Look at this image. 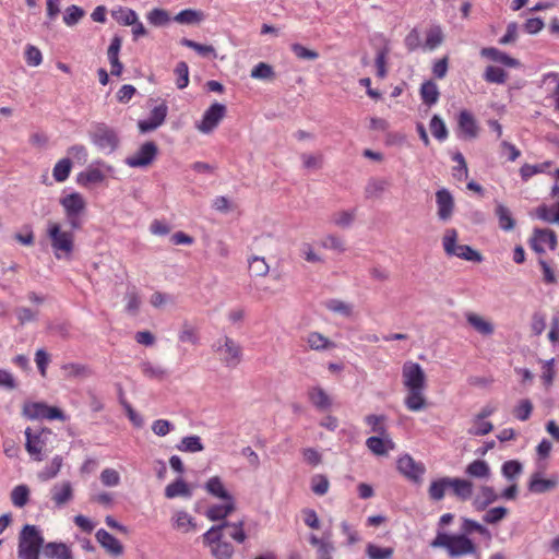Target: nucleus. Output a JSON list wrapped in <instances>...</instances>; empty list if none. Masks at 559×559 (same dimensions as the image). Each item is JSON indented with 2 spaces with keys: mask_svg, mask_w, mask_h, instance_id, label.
Returning <instances> with one entry per match:
<instances>
[{
  "mask_svg": "<svg viewBox=\"0 0 559 559\" xmlns=\"http://www.w3.org/2000/svg\"><path fill=\"white\" fill-rule=\"evenodd\" d=\"M457 231L454 228H449L444 231L442 237V247L447 255L456 257L459 259L471 261V262H481L483 257L476 250H474L471 246L460 245L457 242Z\"/></svg>",
  "mask_w": 559,
  "mask_h": 559,
  "instance_id": "6",
  "label": "nucleus"
},
{
  "mask_svg": "<svg viewBox=\"0 0 559 559\" xmlns=\"http://www.w3.org/2000/svg\"><path fill=\"white\" fill-rule=\"evenodd\" d=\"M499 495L490 486H480L478 493L475 496L473 504L477 510H484L489 504L496 502Z\"/></svg>",
  "mask_w": 559,
  "mask_h": 559,
  "instance_id": "31",
  "label": "nucleus"
},
{
  "mask_svg": "<svg viewBox=\"0 0 559 559\" xmlns=\"http://www.w3.org/2000/svg\"><path fill=\"white\" fill-rule=\"evenodd\" d=\"M43 547L44 537L41 531L36 525H24L19 536V559H39V551Z\"/></svg>",
  "mask_w": 559,
  "mask_h": 559,
  "instance_id": "4",
  "label": "nucleus"
},
{
  "mask_svg": "<svg viewBox=\"0 0 559 559\" xmlns=\"http://www.w3.org/2000/svg\"><path fill=\"white\" fill-rule=\"evenodd\" d=\"M64 377L69 379H84L92 374L91 369L86 365L69 362L61 367Z\"/></svg>",
  "mask_w": 559,
  "mask_h": 559,
  "instance_id": "43",
  "label": "nucleus"
},
{
  "mask_svg": "<svg viewBox=\"0 0 559 559\" xmlns=\"http://www.w3.org/2000/svg\"><path fill=\"white\" fill-rule=\"evenodd\" d=\"M75 229L67 228L62 223L48 221L46 235L56 259H67L74 251Z\"/></svg>",
  "mask_w": 559,
  "mask_h": 559,
  "instance_id": "2",
  "label": "nucleus"
},
{
  "mask_svg": "<svg viewBox=\"0 0 559 559\" xmlns=\"http://www.w3.org/2000/svg\"><path fill=\"white\" fill-rule=\"evenodd\" d=\"M542 86L549 91V95L554 100V108L559 112V73L548 72L542 76Z\"/></svg>",
  "mask_w": 559,
  "mask_h": 559,
  "instance_id": "29",
  "label": "nucleus"
},
{
  "mask_svg": "<svg viewBox=\"0 0 559 559\" xmlns=\"http://www.w3.org/2000/svg\"><path fill=\"white\" fill-rule=\"evenodd\" d=\"M551 166V162H544L542 164L531 165L524 164L520 168V176L523 181H527L530 178L537 174L545 173Z\"/></svg>",
  "mask_w": 559,
  "mask_h": 559,
  "instance_id": "54",
  "label": "nucleus"
},
{
  "mask_svg": "<svg viewBox=\"0 0 559 559\" xmlns=\"http://www.w3.org/2000/svg\"><path fill=\"white\" fill-rule=\"evenodd\" d=\"M355 215V211H340L332 215L331 222L337 227L347 228L353 224Z\"/></svg>",
  "mask_w": 559,
  "mask_h": 559,
  "instance_id": "60",
  "label": "nucleus"
},
{
  "mask_svg": "<svg viewBox=\"0 0 559 559\" xmlns=\"http://www.w3.org/2000/svg\"><path fill=\"white\" fill-rule=\"evenodd\" d=\"M203 543L210 548L211 555L215 559H231L235 549L230 543L224 538V534L218 527H211L202 535Z\"/></svg>",
  "mask_w": 559,
  "mask_h": 559,
  "instance_id": "7",
  "label": "nucleus"
},
{
  "mask_svg": "<svg viewBox=\"0 0 559 559\" xmlns=\"http://www.w3.org/2000/svg\"><path fill=\"white\" fill-rule=\"evenodd\" d=\"M157 151V146L154 142H145L138 151L128 156L124 163L131 168L146 167L156 158Z\"/></svg>",
  "mask_w": 559,
  "mask_h": 559,
  "instance_id": "13",
  "label": "nucleus"
},
{
  "mask_svg": "<svg viewBox=\"0 0 559 559\" xmlns=\"http://www.w3.org/2000/svg\"><path fill=\"white\" fill-rule=\"evenodd\" d=\"M496 215L498 217L499 227L504 231H510L515 226V221L511 211L502 203H497Z\"/></svg>",
  "mask_w": 559,
  "mask_h": 559,
  "instance_id": "42",
  "label": "nucleus"
},
{
  "mask_svg": "<svg viewBox=\"0 0 559 559\" xmlns=\"http://www.w3.org/2000/svg\"><path fill=\"white\" fill-rule=\"evenodd\" d=\"M311 404L320 411H326L332 405L329 394L320 386H313L308 391Z\"/></svg>",
  "mask_w": 559,
  "mask_h": 559,
  "instance_id": "36",
  "label": "nucleus"
},
{
  "mask_svg": "<svg viewBox=\"0 0 559 559\" xmlns=\"http://www.w3.org/2000/svg\"><path fill=\"white\" fill-rule=\"evenodd\" d=\"M173 526L183 533L195 531L194 519L186 511H176L171 518Z\"/></svg>",
  "mask_w": 559,
  "mask_h": 559,
  "instance_id": "38",
  "label": "nucleus"
},
{
  "mask_svg": "<svg viewBox=\"0 0 559 559\" xmlns=\"http://www.w3.org/2000/svg\"><path fill=\"white\" fill-rule=\"evenodd\" d=\"M444 39V34L440 25H432L426 34L425 48L435 50Z\"/></svg>",
  "mask_w": 559,
  "mask_h": 559,
  "instance_id": "48",
  "label": "nucleus"
},
{
  "mask_svg": "<svg viewBox=\"0 0 559 559\" xmlns=\"http://www.w3.org/2000/svg\"><path fill=\"white\" fill-rule=\"evenodd\" d=\"M29 497V489L26 485H17L13 488L11 492L12 503L17 508H23Z\"/></svg>",
  "mask_w": 559,
  "mask_h": 559,
  "instance_id": "59",
  "label": "nucleus"
},
{
  "mask_svg": "<svg viewBox=\"0 0 559 559\" xmlns=\"http://www.w3.org/2000/svg\"><path fill=\"white\" fill-rule=\"evenodd\" d=\"M523 472V465L516 460H510L502 464L501 474L509 483H516Z\"/></svg>",
  "mask_w": 559,
  "mask_h": 559,
  "instance_id": "46",
  "label": "nucleus"
},
{
  "mask_svg": "<svg viewBox=\"0 0 559 559\" xmlns=\"http://www.w3.org/2000/svg\"><path fill=\"white\" fill-rule=\"evenodd\" d=\"M248 262L250 272L254 276H265L270 272V266L262 257L253 255L248 260Z\"/></svg>",
  "mask_w": 559,
  "mask_h": 559,
  "instance_id": "57",
  "label": "nucleus"
},
{
  "mask_svg": "<svg viewBox=\"0 0 559 559\" xmlns=\"http://www.w3.org/2000/svg\"><path fill=\"white\" fill-rule=\"evenodd\" d=\"M465 319L467 323L483 336H490L495 332L493 323L478 313L467 312Z\"/></svg>",
  "mask_w": 559,
  "mask_h": 559,
  "instance_id": "21",
  "label": "nucleus"
},
{
  "mask_svg": "<svg viewBox=\"0 0 559 559\" xmlns=\"http://www.w3.org/2000/svg\"><path fill=\"white\" fill-rule=\"evenodd\" d=\"M451 492L459 500L466 501L473 497L474 485L469 479L451 477Z\"/></svg>",
  "mask_w": 559,
  "mask_h": 559,
  "instance_id": "22",
  "label": "nucleus"
},
{
  "mask_svg": "<svg viewBox=\"0 0 559 559\" xmlns=\"http://www.w3.org/2000/svg\"><path fill=\"white\" fill-rule=\"evenodd\" d=\"M121 45H122L121 38L119 36H115L111 39L110 45L107 50L108 61L111 67L110 72L112 75H116V76H119L123 70V66L119 61V51L121 49Z\"/></svg>",
  "mask_w": 559,
  "mask_h": 559,
  "instance_id": "23",
  "label": "nucleus"
},
{
  "mask_svg": "<svg viewBox=\"0 0 559 559\" xmlns=\"http://www.w3.org/2000/svg\"><path fill=\"white\" fill-rule=\"evenodd\" d=\"M216 527H218L221 532L224 534V538L229 537L234 539L236 543L242 544L247 538L242 522H224L223 524L217 525Z\"/></svg>",
  "mask_w": 559,
  "mask_h": 559,
  "instance_id": "32",
  "label": "nucleus"
},
{
  "mask_svg": "<svg viewBox=\"0 0 559 559\" xmlns=\"http://www.w3.org/2000/svg\"><path fill=\"white\" fill-rule=\"evenodd\" d=\"M459 129L464 138L474 139L478 134V127L474 116L467 111L462 110L457 118Z\"/></svg>",
  "mask_w": 559,
  "mask_h": 559,
  "instance_id": "25",
  "label": "nucleus"
},
{
  "mask_svg": "<svg viewBox=\"0 0 559 559\" xmlns=\"http://www.w3.org/2000/svg\"><path fill=\"white\" fill-rule=\"evenodd\" d=\"M26 443L25 448L28 454L35 461H41L44 454L48 451V444L53 437L49 429L33 431L31 428L25 430Z\"/></svg>",
  "mask_w": 559,
  "mask_h": 559,
  "instance_id": "8",
  "label": "nucleus"
},
{
  "mask_svg": "<svg viewBox=\"0 0 559 559\" xmlns=\"http://www.w3.org/2000/svg\"><path fill=\"white\" fill-rule=\"evenodd\" d=\"M465 474L471 478L479 480H489L491 477V468L484 460H474L465 467Z\"/></svg>",
  "mask_w": 559,
  "mask_h": 559,
  "instance_id": "27",
  "label": "nucleus"
},
{
  "mask_svg": "<svg viewBox=\"0 0 559 559\" xmlns=\"http://www.w3.org/2000/svg\"><path fill=\"white\" fill-rule=\"evenodd\" d=\"M390 187V181L384 178H371L365 187L367 199L380 198Z\"/></svg>",
  "mask_w": 559,
  "mask_h": 559,
  "instance_id": "37",
  "label": "nucleus"
},
{
  "mask_svg": "<svg viewBox=\"0 0 559 559\" xmlns=\"http://www.w3.org/2000/svg\"><path fill=\"white\" fill-rule=\"evenodd\" d=\"M111 16L121 25H132L139 19L134 10L122 7L112 10Z\"/></svg>",
  "mask_w": 559,
  "mask_h": 559,
  "instance_id": "52",
  "label": "nucleus"
},
{
  "mask_svg": "<svg viewBox=\"0 0 559 559\" xmlns=\"http://www.w3.org/2000/svg\"><path fill=\"white\" fill-rule=\"evenodd\" d=\"M437 215L442 222L451 219L454 212V199L451 192L441 188L436 192Z\"/></svg>",
  "mask_w": 559,
  "mask_h": 559,
  "instance_id": "16",
  "label": "nucleus"
},
{
  "mask_svg": "<svg viewBox=\"0 0 559 559\" xmlns=\"http://www.w3.org/2000/svg\"><path fill=\"white\" fill-rule=\"evenodd\" d=\"M304 340L308 348L314 352H325L336 348L335 342L317 331L307 333Z\"/></svg>",
  "mask_w": 559,
  "mask_h": 559,
  "instance_id": "20",
  "label": "nucleus"
},
{
  "mask_svg": "<svg viewBox=\"0 0 559 559\" xmlns=\"http://www.w3.org/2000/svg\"><path fill=\"white\" fill-rule=\"evenodd\" d=\"M204 19V14L201 11L192 10V9H186L180 11L178 14L175 15L174 21L179 24H198L202 22Z\"/></svg>",
  "mask_w": 559,
  "mask_h": 559,
  "instance_id": "50",
  "label": "nucleus"
},
{
  "mask_svg": "<svg viewBox=\"0 0 559 559\" xmlns=\"http://www.w3.org/2000/svg\"><path fill=\"white\" fill-rule=\"evenodd\" d=\"M366 447L374 455H386L390 451L395 449V443L388 433L384 436H372L366 440Z\"/></svg>",
  "mask_w": 559,
  "mask_h": 559,
  "instance_id": "19",
  "label": "nucleus"
},
{
  "mask_svg": "<svg viewBox=\"0 0 559 559\" xmlns=\"http://www.w3.org/2000/svg\"><path fill=\"white\" fill-rule=\"evenodd\" d=\"M176 449L180 452L187 453H198L204 450V445L199 436H187L183 437L178 444H176Z\"/></svg>",
  "mask_w": 559,
  "mask_h": 559,
  "instance_id": "41",
  "label": "nucleus"
},
{
  "mask_svg": "<svg viewBox=\"0 0 559 559\" xmlns=\"http://www.w3.org/2000/svg\"><path fill=\"white\" fill-rule=\"evenodd\" d=\"M542 376L540 379L544 385L548 389L552 385L556 371H555V359L542 360Z\"/></svg>",
  "mask_w": 559,
  "mask_h": 559,
  "instance_id": "58",
  "label": "nucleus"
},
{
  "mask_svg": "<svg viewBox=\"0 0 559 559\" xmlns=\"http://www.w3.org/2000/svg\"><path fill=\"white\" fill-rule=\"evenodd\" d=\"M310 486L313 493L324 496L329 491L330 481L326 476L316 474L311 477Z\"/></svg>",
  "mask_w": 559,
  "mask_h": 559,
  "instance_id": "62",
  "label": "nucleus"
},
{
  "mask_svg": "<svg viewBox=\"0 0 559 559\" xmlns=\"http://www.w3.org/2000/svg\"><path fill=\"white\" fill-rule=\"evenodd\" d=\"M429 127L432 135L437 140L444 141L448 138V129L445 123L438 115H435L431 118Z\"/></svg>",
  "mask_w": 559,
  "mask_h": 559,
  "instance_id": "61",
  "label": "nucleus"
},
{
  "mask_svg": "<svg viewBox=\"0 0 559 559\" xmlns=\"http://www.w3.org/2000/svg\"><path fill=\"white\" fill-rule=\"evenodd\" d=\"M366 554L369 559H391L394 549L392 547H380L376 544L369 543L366 546Z\"/></svg>",
  "mask_w": 559,
  "mask_h": 559,
  "instance_id": "55",
  "label": "nucleus"
},
{
  "mask_svg": "<svg viewBox=\"0 0 559 559\" xmlns=\"http://www.w3.org/2000/svg\"><path fill=\"white\" fill-rule=\"evenodd\" d=\"M399 472L404 475L407 479L419 483L426 472V467L423 463L416 462L411 455L404 454L399 457L397 462Z\"/></svg>",
  "mask_w": 559,
  "mask_h": 559,
  "instance_id": "14",
  "label": "nucleus"
},
{
  "mask_svg": "<svg viewBox=\"0 0 559 559\" xmlns=\"http://www.w3.org/2000/svg\"><path fill=\"white\" fill-rule=\"evenodd\" d=\"M324 306L331 312L337 313L344 318H349L353 314V305L340 299H329L324 302Z\"/></svg>",
  "mask_w": 559,
  "mask_h": 559,
  "instance_id": "51",
  "label": "nucleus"
},
{
  "mask_svg": "<svg viewBox=\"0 0 559 559\" xmlns=\"http://www.w3.org/2000/svg\"><path fill=\"white\" fill-rule=\"evenodd\" d=\"M222 504H214L206 511V516L212 521L223 520L228 516L235 509L234 499L223 500Z\"/></svg>",
  "mask_w": 559,
  "mask_h": 559,
  "instance_id": "39",
  "label": "nucleus"
},
{
  "mask_svg": "<svg viewBox=\"0 0 559 559\" xmlns=\"http://www.w3.org/2000/svg\"><path fill=\"white\" fill-rule=\"evenodd\" d=\"M167 112L168 108L165 103L154 107L147 119L139 121L138 126L140 131L146 133L160 127L166 119Z\"/></svg>",
  "mask_w": 559,
  "mask_h": 559,
  "instance_id": "17",
  "label": "nucleus"
},
{
  "mask_svg": "<svg viewBox=\"0 0 559 559\" xmlns=\"http://www.w3.org/2000/svg\"><path fill=\"white\" fill-rule=\"evenodd\" d=\"M96 540L107 554L119 557L123 554V545L118 538L104 528H99L95 534Z\"/></svg>",
  "mask_w": 559,
  "mask_h": 559,
  "instance_id": "18",
  "label": "nucleus"
},
{
  "mask_svg": "<svg viewBox=\"0 0 559 559\" xmlns=\"http://www.w3.org/2000/svg\"><path fill=\"white\" fill-rule=\"evenodd\" d=\"M178 338L182 343H189L191 345H198L200 343V336L198 329L188 321L182 322Z\"/></svg>",
  "mask_w": 559,
  "mask_h": 559,
  "instance_id": "45",
  "label": "nucleus"
},
{
  "mask_svg": "<svg viewBox=\"0 0 559 559\" xmlns=\"http://www.w3.org/2000/svg\"><path fill=\"white\" fill-rule=\"evenodd\" d=\"M204 488L211 496L221 500L234 499L231 493L226 489L223 480L218 476H213L204 484Z\"/></svg>",
  "mask_w": 559,
  "mask_h": 559,
  "instance_id": "30",
  "label": "nucleus"
},
{
  "mask_svg": "<svg viewBox=\"0 0 559 559\" xmlns=\"http://www.w3.org/2000/svg\"><path fill=\"white\" fill-rule=\"evenodd\" d=\"M72 164L69 158H62L56 163L52 169L53 179L57 182H64L71 173Z\"/></svg>",
  "mask_w": 559,
  "mask_h": 559,
  "instance_id": "53",
  "label": "nucleus"
},
{
  "mask_svg": "<svg viewBox=\"0 0 559 559\" xmlns=\"http://www.w3.org/2000/svg\"><path fill=\"white\" fill-rule=\"evenodd\" d=\"M146 19L154 26H163L170 21L168 12L158 8L151 10L147 13Z\"/></svg>",
  "mask_w": 559,
  "mask_h": 559,
  "instance_id": "64",
  "label": "nucleus"
},
{
  "mask_svg": "<svg viewBox=\"0 0 559 559\" xmlns=\"http://www.w3.org/2000/svg\"><path fill=\"white\" fill-rule=\"evenodd\" d=\"M213 349L219 355L221 360L226 367L235 368L241 361L242 350L240 345L226 335L219 337L213 344Z\"/></svg>",
  "mask_w": 559,
  "mask_h": 559,
  "instance_id": "9",
  "label": "nucleus"
},
{
  "mask_svg": "<svg viewBox=\"0 0 559 559\" xmlns=\"http://www.w3.org/2000/svg\"><path fill=\"white\" fill-rule=\"evenodd\" d=\"M91 142L103 153L110 154L118 146L116 131L104 123L96 124L90 132Z\"/></svg>",
  "mask_w": 559,
  "mask_h": 559,
  "instance_id": "10",
  "label": "nucleus"
},
{
  "mask_svg": "<svg viewBox=\"0 0 559 559\" xmlns=\"http://www.w3.org/2000/svg\"><path fill=\"white\" fill-rule=\"evenodd\" d=\"M62 457L60 455H56L51 462L38 473V478L41 481H47L55 478L59 474L62 467Z\"/></svg>",
  "mask_w": 559,
  "mask_h": 559,
  "instance_id": "49",
  "label": "nucleus"
},
{
  "mask_svg": "<svg viewBox=\"0 0 559 559\" xmlns=\"http://www.w3.org/2000/svg\"><path fill=\"white\" fill-rule=\"evenodd\" d=\"M43 554L48 559H73L70 547L64 543H47L43 547Z\"/></svg>",
  "mask_w": 559,
  "mask_h": 559,
  "instance_id": "26",
  "label": "nucleus"
},
{
  "mask_svg": "<svg viewBox=\"0 0 559 559\" xmlns=\"http://www.w3.org/2000/svg\"><path fill=\"white\" fill-rule=\"evenodd\" d=\"M448 489L451 490V477H441L431 481L428 493L430 499L440 501L444 498Z\"/></svg>",
  "mask_w": 559,
  "mask_h": 559,
  "instance_id": "40",
  "label": "nucleus"
},
{
  "mask_svg": "<svg viewBox=\"0 0 559 559\" xmlns=\"http://www.w3.org/2000/svg\"><path fill=\"white\" fill-rule=\"evenodd\" d=\"M23 414L32 420L48 419L66 421L67 417L61 409L55 406H49L45 403L33 402L26 403L23 407Z\"/></svg>",
  "mask_w": 559,
  "mask_h": 559,
  "instance_id": "11",
  "label": "nucleus"
},
{
  "mask_svg": "<svg viewBox=\"0 0 559 559\" xmlns=\"http://www.w3.org/2000/svg\"><path fill=\"white\" fill-rule=\"evenodd\" d=\"M530 243L535 252L544 253L546 248L550 250L556 248L557 237L554 230L535 228Z\"/></svg>",
  "mask_w": 559,
  "mask_h": 559,
  "instance_id": "15",
  "label": "nucleus"
},
{
  "mask_svg": "<svg viewBox=\"0 0 559 559\" xmlns=\"http://www.w3.org/2000/svg\"><path fill=\"white\" fill-rule=\"evenodd\" d=\"M320 247L326 250H332L336 253L346 251L345 240L335 234H328L320 240Z\"/></svg>",
  "mask_w": 559,
  "mask_h": 559,
  "instance_id": "44",
  "label": "nucleus"
},
{
  "mask_svg": "<svg viewBox=\"0 0 559 559\" xmlns=\"http://www.w3.org/2000/svg\"><path fill=\"white\" fill-rule=\"evenodd\" d=\"M556 485H557V483L555 480L544 479V478L539 477L538 474H535L531 478L528 489L532 492L542 493V492H546V491L552 489L554 487H556Z\"/></svg>",
  "mask_w": 559,
  "mask_h": 559,
  "instance_id": "56",
  "label": "nucleus"
},
{
  "mask_svg": "<svg viewBox=\"0 0 559 559\" xmlns=\"http://www.w3.org/2000/svg\"><path fill=\"white\" fill-rule=\"evenodd\" d=\"M73 498V489L70 481L56 484L51 488V499L57 507H62Z\"/></svg>",
  "mask_w": 559,
  "mask_h": 559,
  "instance_id": "24",
  "label": "nucleus"
},
{
  "mask_svg": "<svg viewBox=\"0 0 559 559\" xmlns=\"http://www.w3.org/2000/svg\"><path fill=\"white\" fill-rule=\"evenodd\" d=\"M105 179V173L94 165L81 171L76 177V182L83 187L99 183Z\"/></svg>",
  "mask_w": 559,
  "mask_h": 559,
  "instance_id": "35",
  "label": "nucleus"
},
{
  "mask_svg": "<svg viewBox=\"0 0 559 559\" xmlns=\"http://www.w3.org/2000/svg\"><path fill=\"white\" fill-rule=\"evenodd\" d=\"M534 216L543 222L559 225V200L552 204H542L535 209Z\"/></svg>",
  "mask_w": 559,
  "mask_h": 559,
  "instance_id": "33",
  "label": "nucleus"
},
{
  "mask_svg": "<svg viewBox=\"0 0 559 559\" xmlns=\"http://www.w3.org/2000/svg\"><path fill=\"white\" fill-rule=\"evenodd\" d=\"M439 88L435 82L426 81L421 84L420 96L426 105L431 106L436 104L439 99Z\"/></svg>",
  "mask_w": 559,
  "mask_h": 559,
  "instance_id": "47",
  "label": "nucleus"
},
{
  "mask_svg": "<svg viewBox=\"0 0 559 559\" xmlns=\"http://www.w3.org/2000/svg\"><path fill=\"white\" fill-rule=\"evenodd\" d=\"M165 496L168 499L178 497L189 499L192 497V490L182 478H178L165 487Z\"/></svg>",
  "mask_w": 559,
  "mask_h": 559,
  "instance_id": "34",
  "label": "nucleus"
},
{
  "mask_svg": "<svg viewBox=\"0 0 559 559\" xmlns=\"http://www.w3.org/2000/svg\"><path fill=\"white\" fill-rule=\"evenodd\" d=\"M402 383L406 391L404 405L411 412L426 409L427 377L423 367L415 361L407 360L402 366Z\"/></svg>",
  "mask_w": 559,
  "mask_h": 559,
  "instance_id": "1",
  "label": "nucleus"
},
{
  "mask_svg": "<svg viewBox=\"0 0 559 559\" xmlns=\"http://www.w3.org/2000/svg\"><path fill=\"white\" fill-rule=\"evenodd\" d=\"M85 12L82 8L72 4L68 7L63 14V22L68 26H73L84 16Z\"/></svg>",
  "mask_w": 559,
  "mask_h": 559,
  "instance_id": "63",
  "label": "nucleus"
},
{
  "mask_svg": "<svg viewBox=\"0 0 559 559\" xmlns=\"http://www.w3.org/2000/svg\"><path fill=\"white\" fill-rule=\"evenodd\" d=\"M432 548H443L451 558H459L476 552V545L465 534H448L438 531L436 537L430 543Z\"/></svg>",
  "mask_w": 559,
  "mask_h": 559,
  "instance_id": "3",
  "label": "nucleus"
},
{
  "mask_svg": "<svg viewBox=\"0 0 559 559\" xmlns=\"http://www.w3.org/2000/svg\"><path fill=\"white\" fill-rule=\"evenodd\" d=\"M59 203L63 209L69 226L72 229H79L82 225V217L86 212V199L79 192H71L61 197Z\"/></svg>",
  "mask_w": 559,
  "mask_h": 559,
  "instance_id": "5",
  "label": "nucleus"
},
{
  "mask_svg": "<svg viewBox=\"0 0 559 559\" xmlns=\"http://www.w3.org/2000/svg\"><path fill=\"white\" fill-rule=\"evenodd\" d=\"M480 55L487 59H490L495 62H498V63H501L506 67H509V68H518L520 67V62L519 60L510 57L509 55H507L506 52L497 49V48H493V47H487V48H483L480 50Z\"/></svg>",
  "mask_w": 559,
  "mask_h": 559,
  "instance_id": "28",
  "label": "nucleus"
},
{
  "mask_svg": "<svg viewBox=\"0 0 559 559\" xmlns=\"http://www.w3.org/2000/svg\"><path fill=\"white\" fill-rule=\"evenodd\" d=\"M226 116V106L221 103L212 104L203 114L195 128L203 134L213 132Z\"/></svg>",
  "mask_w": 559,
  "mask_h": 559,
  "instance_id": "12",
  "label": "nucleus"
}]
</instances>
